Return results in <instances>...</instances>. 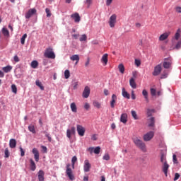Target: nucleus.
<instances>
[{
    "instance_id": "1",
    "label": "nucleus",
    "mask_w": 181,
    "mask_h": 181,
    "mask_svg": "<svg viewBox=\"0 0 181 181\" xmlns=\"http://www.w3.org/2000/svg\"><path fill=\"white\" fill-rule=\"evenodd\" d=\"M133 142L136 145V146H137V148L141 149V151H142L143 152H145L146 151V146L145 145L144 141H142V140L136 137L133 139Z\"/></svg>"
},
{
    "instance_id": "2",
    "label": "nucleus",
    "mask_w": 181,
    "mask_h": 181,
    "mask_svg": "<svg viewBox=\"0 0 181 181\" xmlns=\"http://www.w3.org/2000/svg\"><path fill=\"white\" fill-rule=\"evenodd\" d=\"M44 56L45 57H47V59H56V54H54V52H53V48H52L51 47H49L45 49Z\"/></svg>"
},
{
    "instance_id": "3",
    "label": "nucleus",
    "mask_w": 181,
    "mask_h": 181,
    "mask_svg": "<svg viewBox=\"0 0 181 181\" xmlns=\"http://www.w3.org/2000/svg\"><path fill=\"white\" fill-rule=\"evenodd\" d=\"M70 166H71L70 164L66 165V174L67 175L70 180H74V175H73V170H71V168H70Z\"/></svg>"
},
{
    "instance_id": "4",
    "label": "nucleus",
    "mask_w": 181,
    "mask_h": 181,
    "mask_svg": "<svg viewBox=\"0 0 181 181\" xmlns=\"http://www.w3.org/2000/svg\"><path fill=\"white\" fill-rule=\"evenodd\" d=\"M76 130L79 136H84V134H86V128H84L82 125L77 124Z\"/></svg>"
},
{
    "instance_id": "5",
    "label": "nucleus",
    "mask_w": 181,
    "mask_h": 181,
    "mask_svg": "<svg viewBox=\"0 0 181 181\" xmlns=\"http://www.w3.org/2000/svg\"><path fill=\"white\" fill-rule=\"evenodd\" d=\"M37 12L36 8H30L28 10V11L25 13V19H30L33 15H35V13Z\"/></svg>"
},
{
    "instance_id": "6",
    "label": "nucleus",
    "mask_w": 181,
    "mask_h": 181,
    "mask_svg": "<svg viewBox=\"0 0 181 181\" xmlns=\"http://www.w3.org/2000/svg\"><path fill=\"white\" fill-rule=\"evenodd\" d=\"M116 23H117V15L113 14L110 16L109 19V25L111 28H115Z\"/></svg>"
},
{
    "instance_id": "7",
    "label": "nucleus",
    "mask_w": 181,
    "mask_h": 181,
    "mask_svg": "<svg viewBox=\"0 0 181 181\" xmlns=\"http://www.w3.org/2000/svg\"><path fill=\"white\" fill-rule=\"evenodd\" d=\"M154 135H155V133L153 132H149L146 133V134L144 135V141H145V142H148L151 141V139L153 138Z\"/></svg>"
},
{
    "instance_id": "8",
    "label": "nucleus",
    "mask_w": 181,
    "mask_h": 181,
    "mask_svg": "<svg viewBox=\"0 0 181 181\" xmlns=\"http://www.w3.org/2000/svg\"><path fill=\"white\" fill-rule=\"evenodd\" d=\"M162 72V65L158 64L154 67V71L153 72V76H159Z\"/></svg>"
},
{
    "instance_id": "9",
    "label": "nucleus",
    "mask_w": 181,
    "mask_h": 181,
    "mask_svg": "<svg viewBox=\"0 0 181 181\" xmlns=\"http://www.w3.org/2000/svg\"><path fill=\"white\" fill-rule=\"evenodd\" d=\"M90 169H91V164L88 160H85L83 165V170L84 172H90Z\"/></svg>"
},
{
    "instance_id": "10",
    "label": "nucleus",
    "mask_w": 181,
    "mask_h": 181,
    "mask_svg": "<svg viewBox=\"0 0 181 181\" xmlns=\"http://www.w3.org/2000/svg\"><path fill=\"white\" fill-rule=\"evenodd\" d=\"M71 18L74 19L76 23H80V21H81V18L80 17V14H78V13H74V14L71 15Z\"/></svg>"
},
{
    "instance_id": "11",
    "label": "nucleus",
    "mask_w": 181,
    "mask_h": 181,
    "mask_svg": "<svg viewBox=\"0 0 181 181\" xmlns=\"http://www.w3.org/2000/svg\"><path fill=\"white\" fill-rule=\"evenodd\" d=\"M169 164L168 163H163L162 171L163 172L165 177H168V171L169 170Z\"/></svg>"
},
{
    "instance_id": "12",
    "label": "nucleus",
    "mask_w": 181,
    "mask_h": 181,
    "mask_svg": "<svg viewBox=\"0 0 181 181\" xmlns=\"http://www.w3.org/2000/svg\"><path fill=\"white\" fill-rule=\"evenodd\" d=\"M76 134V127H71V129L66 130V136L70 139L71 138V135H74Z\"/></svg>"
},
{
    "instance_id": "13",
    "label": "nucleus",
    "mask_w": 181,
    "mask_h": 181,
    "mask_svg": "<svg viewBox=\"0 0 181 181\" xmlns=\"http://www.w3.org/2000/svg\"><path fill=\"white\" fill-rule=\"evenodd\" d=\"M164 60H168V62H163L164 69H170V66H172V59L170 58H165Z\"/></svg>"
},
{
    "instance_id": "14",
    "label": "nucleus",
    "mask_w": 181,
    "mask_h": 181,
    "mask_svg": "<svg viewBox=\"0 0 181 181\" xmlns=\"http://www.w3.org/2000/svg\"><path fill=\"white\" fill-rule=\"evenodd\" d=\"M83 98H88L90 97V87L86 86L83 92Z\"/></svg>"
},
{
    "instance_id": "15",
    "label": "nucleus",
    "mask_w": 181,
    "mask_h": 181,
    "mask_svg": "<svg viewBox=\"0 0 181 181\" xmlns=\"http://www.w3.org/2000/svg\"><path fill=\"white\" fill-rule=\"evenodd\" d=\"M117 103V95L113 94L112 95V99L110 101V107L111 108H115V103Z\"/></svg>"
},
{
    "instance_id": "16",
    "label": "nucleus",
    "mask_w": 181,
    "mask_h": 181,
    "mask_svg": "<svg viewBox=\"0 0 181 181\" xmlns=\"http://www.w3.org/2000/svg\"><path fill=\"white\" fill-rule=\"evenodd\" d=\"M33 153L34 155V158L35 160V162H39V151H37V148H34L33 149Z\"/></svg>"
},
{
    "instance_id": "17",
    "label": "nucleus",
    "mask_w": 181,
    "mask_h": 181,
    "mask_svg": "<svg viewBox=\"0 0 181 181\" xmlns=\"http://www.w3.org/2000/svg\"><path fill=\"white\" fill-rule=\"evenodd\" d=\"M122 97H124V98H127V100H129L131 98V95L125 90V88H122Z\"/></svg>"
},
{
    "instance_id": "18",
    "label": "nucleus",
    "mask_w": 181,
    "mask_h": 181,
    "mask_svg": "<svg viewBox=\"0 0 181 181\" xmlns=\"http://www.w3.org/2000/svg\"><path fill=\"white\" fill-rule=\"evenodd\" d=\"M120 121L123 124H127V122L128 121V115H127V113L122 114L121 117H120Z\"/></svg>"
},
{
    "instance_id": "19",
    "label": "nucleus",
    "mask_w": 181,
    "mask_h": 181,
    "mask_svg": "<svg viewBox=\"0 0 181 181\" xmlns=\"http://www.w3.org/2000/svg\"><path fill=\"white\" fill-rule=\"evenodd\" d=\"M70 60L72 62H76L75 64H77L80 62V57L78 54H74L70 57Z\"/></svg>"
},
{
    "instance_id": "20",
    "label": "nucleus",
    "mask_w": 181,
    "mask_h": 181,
    "mask_svg": "<svg viewBox=\"0 0 181 181\" xmlns=\"http://www.w3.org/2000/svg\"><path fill=\"white\" fill-rule=\"evenodd\" d=\"M30 170H32L33 172H35V170H36V163H35V161L32 158L30 159Z\"/></svg>"
},
{
    "instance_id": "21",
    "label": "nucleus",
    "mask_w": 181,
    "mask_h": 181,
    "mask_svg": "<svg viewBox=\"0 0 181 181\" xmlns=\"http://www.w3.org/2000/svg\"><path fill=\"white\" fill-rule=\"evenodd\" d=\"M9 146L12 149L16 148V140L15 139H11L9 141Z\"/></svg>"
},
{
    "instance_id": "22",
    "label": "nucleus",
    "mask_w": 181,
    "mask_h": 181,
    "mask_svg": "<svg viewBox=\"0 0 181 181\" xmlns=\"http://www.w3.org/2000/svg\"><path fill=\"white\" fill-rule=\"evenodd\" d=\"M38 180L39 181H45V172L42 170L38 172Z\"/></svg>"
},
{
    "instance_id": "23",
    "label": "nucleus",
    "mask_w": 181,
    "mask_h": 181,
    "mask_svg": "<svg viewBox=\"0 0 181 181\" xmlns=\"http://www.w3.org/2000/svg\"><path fill=\"white\" fill-rule=\"evenodd\" d=\"M169 35H170V33H165L162 34L159 37V40L160 41L166 40V39L169 37Z\"/></svg>"
},
{
    "instance_id": "24",
    "label": "nucleus",
    "mask_w": 181,
    "mask_h": 181,
    "mask_svg": "<svg viewBox=\"0 0 181 181\" xmlns=\"http://www.w3.org/2000/svg\"><path fill=\"white\" fill-rule=\"evenodd\" d=\"M101 62L105 64V66H107V64L108 63V54H103Z\"/></svg>"
},
{
    "instance_id": "25",
    "label": "nucleus",
    "mask_w": 181,
    "mask_h": 181,
    "mask_svg": "<svg viewBox=\"0 0 181 181\" xmlns=\"http://www.w3.org/2000/svg\"><path fill=\"white\" fill-rule=\"evenodd\" d=\"M129 85L132 88H136V83H135V79L134 78H132L129 80Z\"/></svg>"
},
{
    "instance_id": "26",
    "label": "nucleus",
    "mask_w": 181,
    "mask_h": 181,
    "mask_svg": "<svg viewBox=\"0 0 181 181\" xmlns=\"http://www.w3.org/2000/svg\"><path fill=\"white\" fill-rule=\"evenodd\" d=\"M2 70L4 73H9L12 70V66L8 65L2 68Z\"/></svg>"
},
{
    "instance_id": "27",
    "label": "nucleus",
    "mask_w": 181,
    "mask_h": 181,
    "mask_svg": "<svg viewBox=\"0 0 181 181\" xmlns=\"http://www.w3.org/2000/svg\"><path fill=\"white\" fill-rule=\"evenodd\" d=\"M160 162L163 163H168V161L166 160V154L161 153L160 156Z\"/></svg>"
},
{
    "instance_id": "28",
    "label": "nucleus",
    "mask_w": 181,
    "mask_h": 181,
    "mask_svg": "<svg viewBox=\"0 0 181 181\" xmlns=\"http://www.w3.org/2000/svg\"><path fill=\"white\" fill-rule=\"evenodd\" d=\"M118 69H119V72L122 74H124V73H125V66H124V64H119Z\"/></svg>"
},
{
    "instance_id": "29",
    "label": "nucleus",
    "mask_w": 181,
    "mask_h": 181,
    "mask_svg": "<svg viewBox=\"0 0 181 181\" xmlns=\"http://www.w3.org/2000/svg\"><path fill=\"white\" fill-rule=\"evenodd\" d=\"M70 107L72 112H77V105H76L75 103H71Z\"/></svg>"
},
{
    "instance_id": "30",
    "label": "nucleus",
    "mask_w": 181,
    "mask_h": 181,
    "mask_svg": "<svg viewBox=\"0 0 181 181\" xmlns=\"http://www.w3.org/2000/svg\"><path fill=\"white\" fill-rule=\"evenodd\" d=\"M93 105L94 107H95V108H98V110H100V108H101V103H100V102H98L97 100H94L93 102Z\"/></svg>"
},
{
    "instance_id": "31",
    "label": "nucleus",
    "mask_w": 181,
    "mask_h": 181,
    "mask_svg": "<svg viewBox=\"0 0 181 181\" xmlns=\"http://www.w3.org/2000/svg\"><path fill=\"white\" fill-rule=\"evenodd\" d=\"M2 33L4 36H6V37H9V30H8V29H6V28H3Z\"/></svg>"
},
{
    "instance_id": "32",
    "label": "nucleus",
    "mask_w": 181,
    "mask_h": 181,
    "mask_svg": "<svg viewBox=\"0 0 181 181\" xmlns=\"http://www.w3.org/2000/svg\"><path fill=\"white\" fill-rule=\"evenodd\" d=\"M142 94H143L146 101H147V103H148V101H149V98L148 97V91L144 89L142 91Z\"/></svg>"
},
{
    "instance_id": "33",
    "label": "nucleus",
    "mask_w": 181,
    "mask_h": 181,
    "mask_svg": "<svg viewBox=\"0 0 181 181\" xmlns=\"http://www.w3.org/2000/svg\"><path fill=\"white\" fill-rule=\"evenodd\" d=\"M35 84L36 86H37V87H39L40 88V90H42V91L45 90V87L43 86V85L42 84V82L39 81V80H37L35 81Z\"/></svg>"
},
{
    "instance_id": "34",
    "label": "nucleus",
    "mask_w": 181,
    "mask_h": 181,
    "mask_svg": "<svg viewBox=\"0 0 181 181\" xmlns=\"http://www.w3.org/2000/svg\"><path fill=\"white\" fill-rule=\"evenodd\" d=\"M28 130L30 132H32V134H36V130L35 129V126L33 124L28 126Z\"/></svg>"
},
{
    "instance_id": "35",
    "label": "nucleus",
    "mask_w": 181,
    "mask_h": 181,
    "mask_svg": "<svg viewBox=\"0 0 181 181\" xmlns=\"http://www.w3.org/2000/svg\"><path fill=\"white\" fill-rule=\"evenodd\" d=\"M76 162H77V156H74L71 158L72 169H74V165H76Z\"/></svg>"
},
{
    "instance_id": "36",
    "label": "nucleus",
    "mask_w": 181,
    "mask_h": 181,
    "mask_svg": "<svg viewBox=\"0 0 181 181\" xmlns=\"http://www.w3.org/2000/svg\"><path fill=\"white\" fill-rule=\"evenodd\" d=\"M180 33H181V29L179 28L177 30V33H175V35L176 40H179V38L180 37Z\"/></svg>"
},
{
    "instance_id": "37",
    "label": "nucleus",
    "mask_w": 181,
    "mask_h": 181,
    "mask_svg": "<svg viewBox=\"0 0 181 181\" xmlns=\"http://www.w3.org/2000/svg\"><path fill=\"white\" fill-rule=\"evenodd\" d=\"M37 66H39V63L37 62V61H33L31 62V67L33 69H36Z\"/></svg>"
},
{
    "instance_id": "38",
    "label": "nucleus",
    "mask_w": 181,
    "mask_h": 181,
    "mask_svg": "<svg viewBox=\"0 0 181 181\" xmlns=\"http://www.w3.org/2000/svg\"><path fill=\"white\" fill-rule=\"evenodd\" d=\"M149 121H150V123L148 124V127H154V125H155V117H151Z\"/></svg>"
},
{
    "instance_id": "39",
    "label": "nucleus",
    "mask_w": 181,
    "mask_h": 181,
    "mask_svg": "<svg viewBox=\"0 0 181 181\" xmlns=\"http://www.w3.org/2000/svg\"><path fill=\"white\" fill-rule=\"evenodd\" d=\"M64 77L66 80H67V78H70V71L69 69L65 70Z\"/></svg>"
},
{
    "instance_id": "40",
    "label": "nucleus",
    "mask_w": 181,
    "mask_h": 181,
    "mask_svg": "<svg viewBox=\"0 0 181 181\" xmlns=\"http://www.w3.org/2000/svg\"><path fill=\"white\" fill-rule=\"evenodd\" d=\"M26 37H28V34H24V35L22 36V37H21V45H25V40Z\"/></svg>"
},
{
    "instance_id": "41",
    "label": "nucleus",
    "mask_w": 181,
    "mask_h": 181,
    "mask_svg": "<svg viewBox=\"0 0 181 181\" xmlns=\"http://www.w3.org/2000/svg\"><path fill=\"white\" fill-rule=\"evenodd\" d=\"M131 114L134 119H138V115H136V112L135 110H132Z\"/></svg>"
},
{
    "instance_id": "42",
    "label": "nucleus",
    "mask_w": 181,
    "mask_h": 181,
    "mask_svg": "<svg viewBox=\"0 0 181 181\" xmlns=\"http://www.w3.org/2000/svg\"><path fill=\"white\" fill-rule=\"evenodd\" d=\"M11 90L13 93H14V94H16V93H18V88H16V85L15 84L11 85Z\"/></svg>"
},
{
    "instance_id": "43",
    "label": "nucleus",
    "mask_w": 181,
    "mask_h": 181,
    "mask_svg": "<svg viewBox=\"0 0 181 181\" xmlns=\"http://www.w3.org/2000/svg\"><path fill=\"white\" fill-rule=\"evenodd\" d=\"M100 151H101V148L100 146H97L96 148H95L93 149V152L94 153H95L96 155H98V153H100Z\"/></svg>"
},
{
    "instance_id": "44",
    "label": "nucleus",
    "mask_w": 181,
    "mask_h": 181,
    "mask_svg": "<svg viewBox=\"0 0 181 181\" xmlns=\"http://www.w3.org/2000/svg\"><path fill=\"white\" fill-rule=\"evenodd\" d=\"M79 40L80 42H86V40H87V35H86V34L82 35Z\"/></svg>"
},
{
    "instance_id": "45",
    "label": "nucleus",
    "mask_w": 181,
    "mask_h": 181,
    "mask_svg": "<svg viewBox=\"0 0 181 181\" xmlns=\"http://www.w3.org/2000/svg\"><path fill=\"white\" fill-rule=\"evenodd\" d=\"M4 153H5L4 158H8L9 156L11 155V153H9V150L8 149V148H6L5 149Z\"/></svg>"
},
{
    "instance_id": "46",
    "label": "nucleus",
    "mask_w": 181,
    "mask_h": 181,
    "mask_svg": "<svg viewBox=\"0 0 181 181\" xmlns=\"http://www.w3.org/2000/svg\"><path fill=\"white\" fill-rule=\"evenodd\" d=\"M45 12L47 13V18H50L52 16V13L50 12V9L49 8H45Z\"/></svg>"
},
{
    "instance_id": "47",
    "label": "nucleus",
    "mask_w": 181,
    "mask_h": 181,
    "mask_svg": "<svg viewBox=\"0 0 181 181\" xmlns=\"http://www.w3.org/2000/svg\"><path fill=\"white\" fill-rule=\"evenodd\" d=\"M87 8H90L91 4H93V0H86L85 2Z\"/></svg>"
},
{
    "instance_id": "48",
    "label": "nucleus",
    "mask_w": 181,
    "mask_h": 181,
    "mask_svg": "<svg viewBox=\"0 0 181 181\" xmlns=\"http://www.w3.org/2000/svg\"><path fill=\"white\" fill-rule=\"evenodd\" d=\"M73 87H74V90H77L78 87V81H74V83H73Z\"/></svg>"
},
{
    "instance_id": "49",
    "label": "nucleus",
    "mask_w": 181,
    "mask_h": 181,
    "mask_svg": "<svg viewBox=\"0 0 181 181\" xmlns=\"http://www.w3.org/2000/svg\"><path fill=\"white\" fill-rule=\"evenodd\" d=\"M177 50H179V49H181V40L178 41L177 45H175V47Z\"/></svg>"
},
{
    "instance_id": "50",
    "label": "nucleus",
    "mask_w": 181,
    "mask_h": 181,
    "mask_svg": "<svg viewBox=\"0 0 181 181\" xmlns=\"http://www.w3.org/2000/svg\"><path fill=\"white\" fill-rule=\"evenodd\" d=\"M150 91H151V95H153V96L156 95V89L151 88Z\"/></svg>"
},
{
    "instance_id": "51",
    "label": "nucleus",
    "mask_w": 181,
    "mask_h": 181,
    "mask_svg": "<svg viewBox=\"0 0 181 181\" xmlns=\"http://www.w3.org/2000/svg\"><path fill=\"white\" fill-rule=\"evenodd\" d=\"M103 160H110V154L109 153L105 154L103 156Z\"/></svg>"
},
{
    "instance_id": "52",
    "label": "nucleus",
    "mask_w": 181,
    "mask_h": 181,
    "mask_svg": "<svg viewBox=\"0 0 181 181\" xmlns=\"http://www.w3.org/2000/svg\"><path fill=\"white\" fill-rule=\"evenodd\" d=\"M173 163H178L177 158L175 154H173Z\"/></svg>"
},
{
    "instance_id": "53",
    "label": "nucleus",
    "mask_w": 181,
    "mask_h": 181,
    "mask_svg": "<svg viewBox=\"0 0 181 181\" xmlns=\"http://www.w3.org/2000/svg\"><path fill=\"white\" fill-rule=\"evenodd\" d=\"M153 112V110L148 109V110H147L148 117H151L152 115Z\"/></svg>"
},
{
    "instance_id": "54",
    "label": "nucleus",
    "mask_w": 181,
    "mask_h": 181,
    "mask_svg": "<svg viewBox=\"0 0 181 181\" xmlns=\"http://www.w3.org/2000/svg\"><path fill=\"white\" fill-rule=\"evenodd\" d=\"M179 177H180V175L179 173H176L175 174L174 181L177 180L179 179Z\"/></svg>"
},
{
    "instance_id": "55",
    "label": "nucleus",
    "mask_w": 181,
    "mask_h": 181,
    "mask_svg": "<svg viewBox=\"0 0 181 181\" xmlns=\"http://www.w3.org/2000/svg\"><path fill=\"white\" fill-rule=\"evenodd\" d=\"M135 64L137 67H139L141 66V61L139 59H135Z\"/></svg>"
},
{
    "instance_id": "56",
    "label": "nucleus",
    "mask_w": 181,
    "mask_h": 181,
    "mask_svg": "<svg viewBox=\"0 0 181 181\" xmlns=\"http://www.w3.org/2000/svg\"><path fill=\"white\" fill-rule=\"evenodd\" d=\"M133 78H136V76H138V71H134L132 72Z\"/></svg>"
},
{
    "instance_id": "57",
    "label": "nucleus",
    "mask_w": 181,
    "mask_h": 181,
    "mask_svg": "<svg viewBox=\"0 0 181 181\" xmlns=\"http://www.w3.org/2000/svg\"><path fill=\"white\" fill-rule=\"evenodd\" d=\"M20 151H21V156H25V151H23V148L22 147H20Z\"/></svg>"
},
{
    "instance_id": "58",
    "label": "nucleus",
    "mask_w": 181,
    "mask_h": 181,
    "mask_svg": "<svg viewBox=\"0 0 181 181\" xmlns=\"http://www.w3.org/2000/svg\"><path fill=\"white\" fill-rule=\"evenodd\" d=\"M13 60L16 62V63L19 62V57H18V55L14 56Z\"/></svg>"
},
{
    "instance_id": "59",
    "label": "nucleus",
    "mask_w": 181,
    "mask_h": 181,
    "mask_svg": "<svg viewBox=\"0 0 181 181\" xmlns=\"http://www.w3.org/2000/svg\"><path fill=\"white\" fill-rule=\"evenodd\" d=\"M41 148L45 153H46L47 152V147H46L45 146H41Z\"/></svg>"
},
{
    "instance_id": "60",
    "label": "nucleus",
    "mask_w": 181,
    "mask_h": 181,
    "mask_svg": "<svg viewBox=\"0 0 181 181\" xmlns=\"http://www.w3.org/2000/svg\"><path fill=\"white\" fill-rule=\"evenodd\" d=\"M112 4V0H106L107 6H110Z\"/></svg>"
},
{
    "instance_id": "61",
    "label": "nucleus",
    "mask_w": 181,
    "mask_h": 181,
    "mask_svg": "<svg viewBox=\"0 0 181 181\" xmlns=\"http://www.w3.org/2000/svg\"><path fill=\"white\" fill-rule=\"evenodd\" d=\"M84 108H85V110H90V104H88L87 103H85Z\"/></svg>"
},
{
    "instance_id": "62",
    "label": "nucleus",
    "mask_w": 181,
    "mask_h": 181,
    "mask_svg": "<svg viewBox=\"0 0 181 181\" xmlns=\"http://www.w3.org/2000/svg\"><path fill=\"white\" fill-rule=\"evenodd\" d=\"M175 11L176 12H177L178 13H181V7L180 6H177L175 8Z\"/></svg>"
},
{
    "instance_id": "63",
    "label": "nucleus",
    "mask_w": 181,
    "mask_h": 181,
    "mask_svg": "<svg viewBox=\"0 0 181 181\" xmlns=\"http://www.w3.org/2000/svg\"><path fill=\"white\" fill-rule=\"evenodd\" d=\"M88 152H90V153H93V152H94V148L93 147H90L88 148Z\"/></svg>"
},
{
    "instance_id": "64",
    "label": "nucleus",
    "mask_w": 181,
    "mask_h": 181,
    "mask_svg": "<svg viewBox=\"0 0 181 181\" xmlns=\"http://www.w3.org/2000/svg\"><path fill=\"white\" fill-rule=\"evenodd\" d=\"M166 77H168V74H163L160 76V78H161V79L166 78Z\"/></svg>"
}]
</instances>
